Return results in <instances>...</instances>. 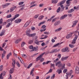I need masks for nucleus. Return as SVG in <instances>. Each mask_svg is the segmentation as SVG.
<instances>
[{"instance_id": "nucleus-61", "label": "nucleus", "mask_w": 79, "mask_h": 79, "mask_svg": "<svg viewBox=\"0 0 79 79\" xmlns=\"http://www.w3.org/2000/svg\"><path fill=\"white\" fill-rule=\"evenodd\" d=\"M31 30L32 31H34V30H35V27H31Z\"/></svg>"}, {"instance_id": "nucleus-15", "label": "nucleus", "mask_w": 79, "mask_h": 79, "mask_svg": "<svg viewBox=\"0 0 79 79\" xmlns=\"http://www.w3.org/2000/svg\"><path fill=\"white\" fill-rule=\"evenodd\" d=\"M16 8V6H14L13 7H12L10 8V12H11L12 11H14V10H15Z\"/></svg>"}, {"instance_id": "nucleus-34", "label": "nucleus", "mask_w": 79, "mask_h": 79, "mask_svg": "<svg viewBox=\"0 0 79 79\" xmlns=\"http://www.w3.org/2000/svg\"><path fill=\"white\" fill-rule=\"evenodd\" d=\"M21 21V20H16L15 21V23H19Z\"/></svg>"}, {"instance_id": "nucleus-41", "label": "nucleus", "mask_w": 79, "mask_h": 79, "mask_svg": "<svg viewBox=\"0 0 79 79\" xmlns=\"http://www.w3.org/2000/svg\"><path fill=\"white\" fill-rule=\"evenodd\" d=\"M55 77V74H53V75L51 77V79H54V77Z\"/></svg>"}, {"instance_id": "nucleus-42", "label": "nucleus", "mask_w": 79, "mask_h": 79, "mask_svg": "<svg viewBox=\"0 0 79 79\" xmlns=\"http://www.w3.org/2000/svg\"><path fill=\"white\" fill-rule=\"evenodd\" d=\"M52 69H50L49 70V71L46 73V74H48V73H52Z\"/></svg>"}, {"instance_id": "nucleus-21", "label": "nucleus", "mask_w": 79, "mask_h": 79, "mask_svg": "<svg viewBox=\"0 0 79 79\" xmlns=\"http://www.w3.org/2000/svg\"><path fill=\"white\" fill-rule=\"evenodd\" d=\"M19 16V14H18L15 15V17L13 18L11 20H14V19H16V18H18V16Z\"/></svg>"}, {"instance_id": "nucleus-40", "label": "nucleus", "mask_w": 79, "mask_h": 79, "mask_svg": "<svg viewBox=\"0 0 79 79\" xmlns=\"http://www.w3.org/2000/svg\"><path fill=\"white\" fill-rule=\"evenodd\" d=\"M16 64L17 66H18L19 68L20 67V64L19 63V62H17L16 63Z\"/></svg>"}, {"instance_id": "nucleus-22", "label": "nucleus", "mask_w": 79, "mask_h": 79, "mask_svg": "<svg viewBox=\"0 0 79 79\" xmlns=\"http://www.w3.org/2000/svg\"><path fill=\"white\" fill-rule=\"evenodd\" d=\"M5 32V30H2L1 32L0 33V36H2L3 35H4Z\"/></svg>"}, {"instance_id": "nucleus-37", "label": "nucleus", "mask_w": 79, "mask_h": 79, "mask_svg": "<svg viewBox=\"0 0 79 79\" xmlns=\"http://www.w3.org/2000/svg\"><path fill=\"white\" fill-rule=\"evenodd\" d=\"M32 66V64H30L27 67L28 69H29V68H30V67H31V66Z\"/></svg>"}, {"instance_id": "nucleus-9", "label": "nucleus", "mask_w": 79, "mask_h": 79, "mask_svg": "<svg viewBox=\"0 0 79 79\" xmlns=\"http://www.w3.org/2000/svg\"><path fill=\"white\" fill-rule=\"evenodd\" d=\"M72 0H67L66 1L67 6H69L70 5V3H71V2H70V1H72Z\"/></svg>"}, {"instance_id": "nucleus-14", "label": "nucleus", "mask_w": 79, "mask_h": 79, "mask_svg": "<svg viewBox=\"0 0 79 79\" xmlns=\"http://www.w3.org/2000/svg\"><path fill=\"white\" fill-rule=\"evenodd\" d=\"M61 69L60 68V69L57 70V72L59 74L62 73V70H61Z\"/></svg>"}, {"instance_id": "nucleus-30", "label": "nucleus", "mask_w": 79, "mask_h": 79, "mask_svg": "<svg viewBox=\"0 0 79 79\" xmlns=\"http://www.w3.org/2000/svg\"><path fill=\"white\" fill-rule=\"evenodd\" d=\"M74 11V10L73 9H72L70 10H69V11H68V13H72V12H73Z\"/></svg>"}, {"instance_id": "nucleus-7", "label": "nucleus", "mask_w": 79, "mask_h": 79, "mask_svg": "<svg viewBox=\"0 0 79 79\" xmlns=\"http://www.w3.org/2000/svg\"><path fill=\"white\" fill-rule=\"evenodd\" d=\"M62 52H69V48L66 47V48H65L64 49H63L62 50Z\"/></svg>"}, {"instance_id": "nucleus-5", "label": "nucleus", "mask_w": 79, "mask_h": 79, "mask_svg": "<svg viewBox=\"0 0 79 79\" xmlns=\"http://www.w3.org/2000/svg\"><path fill=\"white\" fill-rule=\"evenodd\" d=\"M73 70H70V73H66V74H67L66 76H65V78H66V79H68V75H70V76H71V73H73Z\"/></svg>"}, {"instance_id": "nucleus-24", "label": "nucleus", "mask_w": 79, "mask_h": 79, "mask_svg": "<svg viewBox=\"0 0 79 79\" xmlns=\"http://www.w3.org/2000/svg\"><path fill=\"white\" fill-rule=\"evenodd\" d=\"M21 40H22V39H21L17 40H16L15 41V44H18V43H19V42L20 41H21Z\"/></svg>"}, {"instance_id": "nucleus-60", "label": "nucleus", "mask_w": 79, "mask_h": 79, "mask_svg": "<svg viewBox=\"0 0 79 79\" xmlns=\"http://www.w3.org/2000/svg\"><path fill=\"white\" fill-rule=\"evenodd\" d=\"M55 16L54 15L52 16L50 19H48V20H50V19H53V18H54V17H55Z\"/></svg>"}, {"instance_id": "nucleus-56", "label": "nucleus", "mask_w": 79, "mask_h": 79, "mask_svg": "<svg viewBox=\"0 0 79 79\" xmlns=\"http://www.w3.org/2000/svg\"><path fill=\"white\" fill-rule=\"evenodd\" d=\"M0 79H3V77H2V73L0 74Z\"/></svg>"}, {"instance_id": "nucleus-64", "label": "nucleus", "mask_w": 79, "mask_h": 79, "mask_svg": "<svg viewBox=\"0 0 79 79\" xmlns=\"http://www.w3.org/2000/svg\"><path fill=\"white\" fill-rule=\"evenodd\" d=\"M5 45H6V43H4L2 45V48H4L5 46Z\"/></svg>"}, {"instance_id": "nucleus-19", "label": "nucleus", "mask_w": 79, "mask_h": 79, "mask_svg": "<svg viewBox=\"0 0 79 79\" xmlns=\"http://www.w3.org/2000/svg\"><path fill=\"white\" fill-rule=\"evenodd\" d=\"M63 42H61L60 43H57V44L54 45L52 47H57V46H58V45H61V44H63Z\"/></svg>"}, {"instance_id": "nucleus-51", "label": "nucleus", "mask_w": 79, "mask_h": 79, "mask_svg": "<svg viewBox=\"0 0 79 79\" xmlns=\"http://www.w3.org/2000/svg\"><path fill=\"white\" fill-rule=\"evenodd\" d=\"M44 34H47V35H48L50 34V33L49 32H44Z\"/></svg>"}, {"instance_id": "nucleus-27", "label": "nucleus", "mask_w": 79, "mask_h": 79, "mask_svg": "<svg viewBox=\"0 0 79 79\" xmlns=\"http://www.w3.org/2000/svg\"><path fill=\"white\" fill-rule=\"evenodd\" d=\"M14 70H15V69H14V68H12L9 71L10 73V74H12V73H13V72L14 71Z\"/></svg>"}, {"instance_id": "nucleus-47", "label": "nucleus", "mask_w": 79, "mask_h": 79, "mask_svg": "<svg viewBox=\"0 0 79 79\" xmlns=\"http://www.w3.org/2000/svg\"><path fill=\"white\" fill-rule=\"evenodd\" d=\"M69 47H71V48H73V47H74V45H73L69 44Z\"/></svg>"}, {"instance_id": "nucleus-46", "label": "nucleus", "mask_w": 79, "mask_h": 79, "mask_svg": "<svg viewBox=\"0 0 79 79\" xmlns=\"http://www.w3.org/2000/svg\"><path fill=\"white\" fill-rule=\"evenodd\" d=\"M57 56L58 57V58H59V59H60V58H61V54H58L57 55Z\"/></svg>"}, {"instance_id": "nucleus-39", "label": "nucleus", "mask_w": 79, "mask_h": 79, "mask_svg": "<svg viewBox=\"0 0 79 79\" xmlns=\"http://www.w3.org/2000/svg\"><path fill=\"white\" fill-rule=\"evenodd\" d=\"M39 16V14L35 15L34 16V18H35V19H37V18H38V16Z\"/></svg>"}, {"instance_id": "nucleus-63", "label": "nucleus", "mask_w": 79, "mask_h": 79, "mask_svg": "<svg viewBox=\"0 0 79 79\" xmlns=\"http://www.w3.org/2000/svg\"><path fill=\"white\" fill-rule=\"evenodd\" d=\"M45 27H46V26L45 25H44L42 27V29H44V28H45Z\"/></svg>"}, {"instance_id": "nucleus-62", "label": "nucleus", "mask_w": 79, "mask_h": 79, "mask_svg": "<svg viewBox=\"0 0 79 79\" xmlns=\"http://www.w3.org/2000/svg\"><path fill=\"white\" fill-rule=\"evenodd\" d=\"M51 67L52 66L53 68L55 69V64H51Z\"/></svg>"}, {"instance_id": "nucleus-29", "label": "nucleus", "mask_w": 79, "mask_h": 79, "mask_svg": "<svg viewBox=\"0 0 79 79\" xmlns=\"http://www.w3.org/2000/svg\"><path fill=\"white\" fill-rule=\"evenodd\" d=\"M12 24V22H10L9 23L6 25V27H9Z\"/></svg>"}, {"instance_id": "nucleus-31", "label": "nucleus", "mask_w": 79, "mask_h": 79, "mask_svg": "<svg viewBox=\"0 0 79 79\" xmlns=\"http://www.w3.org/2000/svg\"><path fill=\"white\" fill-rule=\"evenodd\" d=\"M50 62V61H48L47 62H44L43 63V65H45V64H48Z\"/></svg>"}, {"instance_id": "nucleus-2", "label": "nucleus", "mask_w": 79, "mask_h": 79, "mask_svg": "<svg viewBox=\"0 0 79 79\" xmlns=\"http://www.w3.org/2000/svg\"><path fill=\"white\" fill-rule=\"evenodd\" d=\"M26 33L27 34V35L29 36V37H34V36L36 35V34L35 33L31 34V30L29 28L27 29V31H26Z\"/></svg>"}, {"instance_id": "nucleus-25", "label": "nucleus", "mask_w": 79, "mask_h": 79, "mask_svg": "<svg viewBox=\"0 0 79 79\" xmlns=\"http://www.w3.org/2000/svg\"><path fill=\"white\" fill-rule=\"evenodd\" d=\"M56 50H57V49H53L51 51V52H50V53L56 52Z\"/></svg>"}, {"instance_id": "nucleus-11", "label": "nucleus", "mask_w": 79, "mask_h": 79, "mask_svg": "<svg viewBox=\"0 0 79 79\" xmlns=\"http://www.w3.org/2000/svg\"><path fill=\"white\" fill-rule=\"evenodd\" d=\"M34 42L35 44L37 45H40L39 41H38V40L37 39H35L34 40Z\"/></svg>"}, {"instance_id": "nucleus-52", "label": "nucleus", "mask_w": 79, "mask_h": 79, "mask_svg": "<svg viewBox=\"0 0 79 79\" xmlns=\"http://www.w3.org/2000/svg\"><path fill=\"white\" fill-rule=\"evenodd\" d=\"M33 42H34V40H30L29 41V44H32V43H33Z\"/></svg>"}, {"instance_id": "nucleus-57", "label": "nucleus", "mask_w": 79, "mask_h": 79, "mask_svg": "<svg viewBox=\"0 0 79 79\" xmlns=\"http://www.w3.org/2000/svg\"><path fill=\"white\" fill-rule=\"evenodd\" d=\"M44 6V4H41L39 5V7H42Z\"/></svg>"}, {"instance_id": "nucleus-48", "label": "nucleus", "mask_w": 79, "mask_h": 79, "mask_svg": "<svg viewBox=\"0 0 79 79\" xmlns=\"http://www.w3.org/2000/svg\"><path fill=\"white\" fill-rule=\"evenodd\" d=\"M24 3V2H19V5H23Z\"/></svg>"}, {"instance_id": "nucleus-50", "label": "nucleus", "mask_w": 79, "mask_h": 79, "mask_svg": "<svg viewBox=\"0 0 79 79\" xmlns=\"http://www.w3.org/2000/svg\"><path fill=\"white\" fill-rule=\"evenodd\" d=\"M63 72L64 73H66L67 72V69H64L63 71Z\"/></svg>"}, {"instance_id": "nucleus-1", "label": "nucleus", "mask_w": 79, "mask_h": 79, "mask_svg": "<svg viewBox=\"0 0 79 79\" xmlns=\"http://www.w3.org/2000/svg\"><path fill=\"white\" fill-rule=\"evenodd\" d=\"M56 66H58V67H59L62 70H63L64 69H65V64H64L63 65L61 63V61H59V62H57L56 64Z\"/></svg>"}, {"instance_id": "nucleus-8", "label": "nucleus", "mask_w": 79, "mask_h": 79, "mask_svg": "<svg viewBox=\"0 0 79 79\" xmlns=\"http://www.w3.org/2000/svg\"><path fill=\"white\" fill-rule=\"evenodd\" d=\"M75 73L76 74H79V67L76 66L75 70Z\"/></svg>"}, {"instance_id": "nucleus-36", "label": "nucleus", "mask_w": 79, "mask_h": 79, "mask_svg": "<svg viewBox=\"0 0 79 79\" xmlns=\"http://www.w3.org/2000/svg\"><path fill=\"white\" fill-rule=\"evenodd\" d=\"M28 26H29V24L27 23L24 24V27H27Z\"/></svg>"}, {"instance_id": "nucleus-35", "label": "nucleus", "mask_w": 79, "mask_h": 79, "mask_svg": "<svg viewBox=\"0 0 79 79\" xmlns=\"http://www.w3.org/2000/svg\"><path fill=\"white\" fill-rule=\"evenodd\" d=\"M34 69H35L34 68H33L31 70L30 72L31 75L32 74V73H33V72H34Z\"/></svg>"}, {"instance_id": "nucleus-43", "label": "nucleus", "mask_w": 79, "mask_h": 79, "mask_svg": "<svg viewBox=\"0 0 79 79\" xmlns=\"http://www.w3.org/2000/svg\"><path fill=\"white\" fill-rule=\"evenodd\" d=\"M3 69V65L0 66V71H2Z\"/></svg>"}, {"instance_id": "nucleus-17", "label": "nucleus", "mask_w": 79, "mask_h": 79, "mask_svg": "<svg viewBox=\"0 0 79 79\" xmlns=\"http://www.w3.org/2000/svg\"><path fill=\"white\" fill-rule=\"evenodd\" d=\"M69 58V56H67L65 57H62L61 59V61H64V60H66Z\"/></svg>"}, {"instance_id": "nucleus-58", "label": "nucleus", "mask_w": 79, "mask_h": 79, "mask_svg": "<svg viewBox=\"0 0 79 79\" xmlns=\"http://www.w3.org/2000/svg\"><path fill=\"white\" fill-rule=\"evenodd\" d=\"M33 48H34L33 46L31 45L29 47V48H30V49H33Z\"/></svg>"}, {"instance_id": "nucleus-32", "label": "nucleus", "mask_w": 79, "mask_h": 79, "mask_svg": "<svg viewBox=\"0 0 79 79\" xmlns=\"http://www.w3.org/2000/svg\"><path fill=\"white\" fill-rule=\"evenodd\" d=\"M44 17V15H42L40 16L38 18L39 19H40V20H42L43 19V18Z\"/></svg>"}, {"instance_id": "nucleus-20", "label": "nucleus", "mask_w": 79, "mask_h": 79, "mask_svg": "<svg viewBox=\"0 0 79 79\" xmlns=\"http://www.w3.org/2000/svg\"><path fill=\"white\" fill-rule=\"evenodd\" d=\"M37 50H38V47H35L32 49L31 51H35V52H36Z\"/></svg>"}, {"instance_id": "nucleus-3", "label": "nucleus", "mask_w": 79, "mask_h": 79, "mask_svg": "<svg viewBox=\"0 0 79 79\" xmlns=\"http://www.w3.org/2000/svg\"><path fill=\"white\" fill-rule=\"evenodd\" d=\"M66 1V0H63V1H62L61 2H59L57 6H60L61 8H64L63 5H61L64 4V3H65Z\"/></svg>"}, {"instance_id": "nucleus-16", "label": "nucleus", "mask_w": 79, "mask_h": 79, "mask_svg": "<svg viewBox=\"0 0 79 79\" xmlns=\"http://www.w3.org/2000/svg\"><path fill=\"white\" fill-rule=\"evenodd\" d=\"M68 16L67 15H63L60 17V19H64L65 18H66Z\"/></svg>"}, {"instance_id": "nucleus-54", "label": "nucleus", "mask_w": 79, "mask_h": 79, "mask_svg": "<svg viewBox=\"0 0 79 79\" xmlns=\"http://www.w3.org/2000/svg\"><path fill=\"white\" fill-rule=\"evenodd\" d=\"M36 5H37V4H34L33 5H32L30 7V8H32V7H34V6H36Z\"/></svg>"}, {"instance_id": "nucleus-28", "label": "nucleus", "mask_w": 79, "mask_h": 79, "mask_svg": "<svg viewBox=\"0 0 79 79\" xmlns=\"http://www.w3.org/2000/svg\"><path fill=\"white\" fill-rule=\"evenodd\" d=\"M62 29V27H60L58 29H57L55 31V32H58V31H61Z\"/></svg>"}, {"instance_id": "nucleus-13", "label": "nucleus", "mask_w": 79, "mask_h": 79, "mask_svg": "<svg viewBox=\"0 0 79 79\" xmlns=\"http://www.w3.org/2000/svg\"><path fill=\"white\" fill-rule=\"evenodd\" d=\"M78 22V20H75L74 21L73 23V25L72 26V27H74L76 25V24Z\"/></svg>"}, {"instance_id": "nucleus-44", "label": "nucleus", "mask_w": 79, "mask_h": 79, "mask_svg": "<svg viewBox=\"0 0 79 79\" xmlns=\"http://www.w3.org/2000/svg\"><path fill=\"white\" fill-rule=\"evenodd\" d=\"M11 15L10 14L6 16V18H11Z\"/></svg>"}, {"instance_id": "nucleus-12", "label": "nucleus", "mask_w": 79, "mask_h": 79, "mask_svg": "<svg viewBox=\"0 0 79 79\" xmlns=\"http://www.w3.org/2000/svg\"><path fill=\"white\" fill-rule=\"evenodd\" d=\"M5 54H6V51H4L2 53V58L3 59L5 56Z\"/></svg>"}, {"instance_id": "nucleus-38", "label": "nucleus", "mask_w": 79, "mask_h": 79, "mask_svg": "<svg viewBox=\"0 0 79 79\" xmlns=\"http://www.w3.org/2000/svg\"><path fill=\"white\" fill-rule=\"evenodd\" d=\"M25 44V42H22L21 44V47H23L24 46Z\"/></svg>"}, {"instance_id": "nucleus-33", "label": "nucleus", "mask_w": 79, "mask_h": 79, "mask_svg": "<svg viewBox=\"0 0 79 79\" xmlns=\"http://www.w3.org/2000/svg\"><path fill=\"white\" fill-rule=\"evenodd\" d=\"M60 10H61V8L60 7H59L58 8V9L56 10L57 13H59L60 11Z\"/></svg>"}, {"instance_id": "nucleus-6", "label": "nucleus", "mask_w": 79, "mask_h": 79, "mask_svg": "<svg viewBox=\"0 0 79 79\" xmlns=\"http://www.w3.org/2000/svg\"><path fill=\"white\" fill-rule=\"evenodd\" d=\"M45 53L44 52L43 53H42L36 59V61H38V60H39L41 58H42L43 56H44V55L45 54Z\"/></svg>"}, {"instance_id": "nucleus-59", "label": "nucleus", "mask_w": 79, "mask_h": 79, "mask_svg": "<svg viewBox=\"0 0 79 79\" xmlns=\"http://www.w3.org/2000/svg\"><path fill=\"white\" fill-rule=\"evenodd\" d=\"M34 3H35V1H33V2H32L30 3V5H33V4H34Z\"/></svg>"}, {"instance_id": "nucleus-49", "label": "nucleus", "mask_w": 79, "mask_h": 79, "mask_svg": "<svg viewBox=\"0 0 79 79\" xmlns=\"http://www.w3.org/2000/svg\"><path fill=\"white\" fill-rule=\"evenodd\" d=\"M46 28H44V29H42V30H40V31L41 32H43V31H45L46 30Z\"/></svg>"}, {"instance_id": "nucleus-53", "label": "nucleus", "mask_w": 79, "mask_h": 79, "mask_svg": "<svg viewBox=\"0 0 79 79\" xmlns=\"http://www.w3.org/2000/svg\"><path fill=\"white\" fill-rule=\"evenodd\" d=\"M36 5H37V4H34L33 5H32L30 7V8H32V7H34V6H36Z\"/></svg>"}, {"instance_id": "nucleus-4", "label": "nucleus", "mask_w": 79, "mask_h": 79, "mask_svg": "<svg viewBox=\"0 0 79 79\" xmlns=\"http://www.w3.org/2000/svg\"><path fill=\"white\" fill-rule=\"evenodd\" d=\"M78 37V35H75V37H74V39L73 40L72 42V44H76V40H77V39Z\"/></svg>"}, {"instance_id": "nucleus-45", "label": "nucleus", "mask_w": 79, "mask_h": 79, "mask_svg": "<svg viewBox=\"0 0 79 79\" xmlns=\"http://www.w3.org/2000/svg\"><path fill=\"white\" fill-rule=\"evenodd\" d=\"M37 55H38V53H36L33 55H32V56H31V57H34V56H36Z\"/></svg>"}, {"instance_id": "nucleus-18", "label": "nucleus", "mask_w": 79, "mask_h": 79, "mask_svg": "<svg viewBox=\"0 0 79 79\" xmlns=\"http://www.w3.org/2000/svg\"><path fill=\"white\" fill-rule=\"evenodd\" d=\"M10 5V3H7L5 4L2 5V6H3V8H5V7L8 6V5Z\"/></svg>"}, {"instance_id": "nucleus-10", "label": "nucleus", "mask_w": 79, "mask_h": 79, "mask_svg": "<svg viewBox=\"0 0 79 79\" xmlns=\"http://www.w3.org/2000/svg\"><path fill=\"white\" fill-rule=\"evenodd\" d=\"M70 34H69L68 35L66 36L67 39H69V38H71L72 36V35L73 34V32L70 33Z\"/></svg>"}, {"instance_id": "nucleus-55", "label": "nucleus", "mask_w": 79, "mask_h": 79, "mask_svg": "<svg viewBox=\"0 0 79 79\" xmlns=\"http://www.w3.org/2000/svg\"><path fill=\"white\" fill-rule=\"evenodd\" d=\"M12 66L14 69L15 68V64H14L13 63H12Z\"/></svg>"}, {"instance_id": "nucleus-23", "label": "nucleus", "mask_w": 79, "mask_h": 79, "mask_svg": "<svg viewBox=\"0 0 79 79\" xmlns=\"http://www.w3.org/2000/svg\"><path fill=\"white\" fill-rule=\"evenodd\" d=\"M58 0H52V3H54V4H56L57 3V2H58Z\"/></svg>"}, {"instance_id": "nucleus-26", "label": "nucleus", "mask_w": 79, "mask_h": 79, "mask_svg": "<svg viewBox=\"0 0 79 79\" xmlns=\"http://www.w3.org/2000/svg\"><path fill=\"white\" fill-rule=\"evenodd\" d=\"M60 23V21H57L55 23L54 26H57V25H59Z\"/></svg>"}]
</instances>
